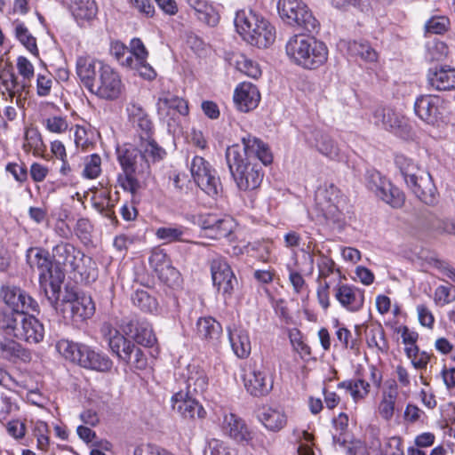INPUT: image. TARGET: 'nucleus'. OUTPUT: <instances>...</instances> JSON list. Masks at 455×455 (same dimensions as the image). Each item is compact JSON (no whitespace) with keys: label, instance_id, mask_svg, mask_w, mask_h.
<instances>
[{"label":"nucleus","instance_id":"nucleus-46","mask_svg":"<svg viewBox=\"0 0 455 455\" xmlns=\"http://www.w3.org/2000/svg\"><path fill=\"white\" fill-rule=\"evenodd\" d=\"M350 51L363 60L370 62L378 60V52L368 44L364 42H353L349 46Z\"/></svg>","mask_w":455,"mask_h":455},{"label":"nucleus","instance_id":"nucleus-36","mask_svg":"<svg viewBox=\"0 0 455 455\" xmlns=\"http://www.w3.org/2000/svg\"><path fill=\"white\" fill-rule=\"evenodd\" d=\"M340 190L333 183H325L315 192V201L322 210H329L339 203Z\"/></svg>","mask_w":455,"mask_h":455},{"label":"nucleus","instance_id":"nucleus-63","mask_svg":"<svg viewBox=\"0 0 455 455\" xmlns=\"http://www.w3.org/2000/svg\"><path fill=\"white\" fill-rule=\"evenodd\" d=\"M229 455L228 447L223 441L218 439H211L208 442L205 455Z\"/></svg>","mask_w":455,"mask_h":455},{"label":"nucleus","instance_id":"nucleus-38","mask_svg":"<svg viewBox=\"0 0 455 455\" xmlns=\"http://www.w3.org/2000/svg\"><path fill=\"white\" fill-rule=\"evenodd\" d=\"M339 388L349 391L355 403L363 400L370 392V384L363 379L345 380L338 384Z\"/></svg>","mask_w":455,"mask_h":455},{"label":"nucleus","instance_id":"nucleus-52","mask_svg":"<svg viewBox=\"0 0 455 455\" xmlns=\"http://www.w3.org/2000/svg\"><path fill=\"white\" fill-rule=\"evenodd\" d=\"M44 124L47 131L53 133H62L68 128L67 119L60 116H52L45 118Z\"/></svg>","mask_w":455,"mask_h":455},{"label":"nucleus","instance_id":"nucleus-28","mask_svg":"<svg viewBox=\"0 0 455 455\" xmlns=\"http://www.w3.org/2000/svg\"><path fill=\"white\" fill-rule=\"evenodd\" d=\"M399 396L398 387L395 380L386 383L381 394V400L379 402L378 411L382 419L389 421L395 411H399L396 405Z\"/></svg>","mask_w":455,"mask_h":455},{"label":"nucleus","instance_id":"nucleus-55","mask_svg":"<svg viewBox=\"0 0 455 455\" xmlns=\"http://www.w3.org/2000/svg\"><path fill=\"white\" fill-rule=\"evenodd\" d=\"M17 69L19 74L22 76V82L29 83L34 77V66L33 64L24 56H20L17 59Z\"/></svg>","mask_w":455,"mask_h":455},{"label":"nucleus","instance_id":"nucleus-57","mask_svg":"<svg viewBox=\"0 0 455 455\" xmlns=\"http://www.w3.org/2000/svg\"><path fill=\"white\" fill-rule=\"evenodd\" d=\"M449 25L450 20L447 17H433L426 23V29L433 34H442L447 30Z\"/></svg>","mask_w":455,"mask_h":455},{"label":"nucleus","instance_id":"nucleus-24","mask_svg":"<svg viewBox=\"0 0 455 455\" xmlns=\"http://www.w3.org/2000/svg\"><path fill=\"white\" fill-rule=\"evenodd\" d=\"M84 255L74 245L68 243H60L52 249V259L58 266L68 267L73 271H77L79 262Z\"/></svg>","mask_w":455,"mask_h":455},{"label":"nucleus","instance_id":"nucleus-34","mask_svg":"<svg viewBox=\"0 0 455 455\" xmlns=\"http://www.w3.org/2000/svg\"><path fill=\"white\" fill-rule=\"evenodd\" d=\"M0 357L9 361L15 359L27 361L29 360L30 354L14 339L4 338L0 339Z\"/></svg>","mask_w":455,"mask_h":455},{"label":"nucleus","instance_id":"nucleus-14","mask_svg":"<svg viewBox=\"0 0 455 455\" xmlns=\"http://www.w3.org/2000/svg\"><path fill=\"white\" fill-rule=\"evenodd\" d=\"M156 111L159 118L171 126V122H176L180 116H188L189 108L184 99L167 92L159 96Z\"/></svg>","mask_w":455,"mask_h":455},{"label":"nucleus","instance_id":"nucleus-6","mask_svg":"<svg viewBox=\"0 0 455 455\" xmlns=\"http://www.w3.org/2000/svg\"><path fill=\"white\" fill-rule=\"evenodd\" d=\"M116 156L123 173H120L117 181L122 188L135 194L140 188L138 175L149 172V160L145 159L138 148L131 144H124L116 148Z\"/></svg>","mask_w":455,"mask_h":455},{"label":"nucleus","instance_id":"nucleus-32","mask_svg":"<svg viewBox=\"0 0 455 455\" xmlns=\"http://www.w3.org/2000/svg\"><path fill=\"white\" fill-rule=\"evenodd\" d=\"M100 61L88 56H79L76 60V74L87 90L98 76V68Z\"/></svg>","mask_w":455,"mask_h":455},{"label":"nucleus","instance_id":"nucleus-45","mask_svg":"<svg viewBox=\"0 0 455 455\" xmlns=\"http://www.w3.org/2000/svg\"><path fill=\"white\" fill-rule=\"evenodd\" d=\"M84 168L82 176L84 179L94 180L101 173V158L98 154H92L84 158Z\"/></svg>","mask_w":455,"mask_h":455},{"label":"nucleus","instance_id":"nucleus-49","mask_svg":"<svg viewBox=\"0 0 455 455\" xmlns=\"http://www.w3.org/2000/svg\"><path fill=\"white\" fill-rule=\"evenodd\" d=\"M186 228L183 227H163L156 230V236L169 243L180 241Z\"/></svg>","mask_w":455,"mask_h":455},{"label":"nucleus","instance_id":"nucleus-11","mask_svg":"<svg viewBox=\"0 0 455 455\" xmlns=\"http://www.w3.org/2000/svg\"><path fill=\"white\" fill-rule=\"evenodd\" d=\"M366 185L376 196L393 208H401L403 205L405 201L404 194L379 172H368Z\"/></svg>","mask_w":455,"mask_h":455},{"label":"nucleus","instance_id":"nucleus-40","mask_svg":"<svg viewBox=\"0 0 455 455\" xmlns=\"http://www.w3.org/2000/svg\"><path fill=\"white\" fill-rule=\"evenodd\" d=\"M42 136L37 129L28 128L24 134L23 149L34 156H41L44 151Z\"/></svg>","mask_w":455,"mask_h":455},{"label":"nucleus","instance_id":"nucleus-23","mask_svg":"<svg viewBox=\"0 0 455 455\" xmlns=\"http://www.w3.org/2000/svg\"><path fill=\"white\" fill-rule=\"evenodd\" d=\"M193 396L183 390L175 393L172 397V409L185 419H204L206 411Z\"/></svg>","mask_w":455,"mask_h":455},{"label":"nucleus","instance_id":"nucleus-21","mask_svg":"<svg viewBox=\"0 0 455 455\" xmlns=\"http://www.w3.org/2000/svg\"><path fill=\"white\" fill-rule=\"evenodd\" d=\"M185 384V394L191 395H204L209 386V378L205 371L199 365L188 364L181 373Z\"/></svg>","mask_w":455,"mask_h":455},{"label":"nucleus","instance_id":"nucleus-53","mask_svg":"<svg viewBox=\"0 0 455 455\" xmlns=\"http://www.w3.org/2000/svg\"><path fill=\"white\" fill-rule=\"evenodd\" d=\"M130 356L131 358L129 360H125L124 363L135 370L146 369L148 365V359L144 351L140 347L135 346Z\"/></svg>","mask_w":455,"mask_h":455},{"label":"nucleus","instance_id":"nucleus-15","mask_svg":"<svg viewBox=\"0 0 455 455\" xmlns=\"http://www.w3.org/2000/svg\"><path fill=\"white\" fill-rule=\"evenodd\" d=\"M243 382L247 392L256 397L268 395L274 384L269 371L263 365L256 364L244 374Z\"/></svg>","mask_w":455,"mask_h":455},{"label":"nucleus","instance_id":"nucleus-8","mask_svg":"<svg viewBox=\"0 0 455 455\" xmlns=\"http://www.w3.org/2000/svg\"><path fill=\"white\" fill-rule=\"evenodd\" d=\"M277 10L284 23L311 34L318 32L320 23L301 0H279Z\"/></svg>","mask_w":455,"mask_h":455},{"label":"nucleus","instance_id":"nucleus-37","mask_svg":"<svg viewBox=\"0 0 455 455\" xmlns=\"http://www.w3.org/2000/svg\"><path fill=\"white\" fill-rule=\"evenodd\" d=\"M24 324V333H22L24 340L30 344H37L41 342L44 336V325L34 316L27 314Z\"/></svg>","mask_w":455,"mask_h":455},{"label":"nucleus","instance_id":"nucleus-48","mask_svg":"<svg viewBox=\"0 0 455 455\" xmlns=\"http://www.w3.org/2000/svg\"><path fill=\"white\" fill-rule=\"evenodd\" d=\"M148 261L150 267L156 273L162 271L164 267H166V266L171 263L166 252L159 247L152 250Z\"/></svg>","mask_w":455,"mask_h":455},{"label":"nucleus","instance_id":"nucleus-62","mask_svg":"<svg viewBox=\"0 0 455 455\" xmlns=\"http://www.w3.org/2000/svg\"><path fill=\"white\" fill-rule=\"evenodd\" d=\"M159 279L167 283L168 285H172L178 282L180 279L179 271L172 266V263H169L166 267H164L162 271L156 273Z\"/></svg>","mask_w":455,"mask_h":455},{"label":"nucleus","instance_id":"nucleus-29","mask_svg":"<svg viewBox=\"0 0 455 455\" xmlns=\"http://www.w3.org/2000/svg\"><path fill=\"white\" fill-rule=\"evenodd\" d=\"M307 140L323 156L331 160L339 157V148L337 143L326 132L315 130L311 132V137Z\"/></svg>","mask_w":455,"mask_h":455},{"label":"nucleus","instance_id":"nucleus-44","mask_svg":"<svg viewBox=\"0 0 455 455\" xmlns=\"http://www.w3.org/2000/svg\"><path fill=\"white\" fill-rule=\"evenodd\" d=\"M235 65L237 70L250 77L258 78L261 75L258 63L243 54L235 55Z\"/></svg>","mask_w":455,"mask_h":455},{"label":"nucleus","instance_id":"nucleus-33","mask_svg":"<svg viewBox=\"0 0 455 455\" xmlns=\"http://www.w3.org/2000/svg\"><path fill=\"white\" fill-rule=\"evenodd\" d=\"M228 339L234 353L239 358H246L251 354V341L247 331L241 327H228Z\"/></svg>","mask_w":455,"mask_h":455},{"label":"nucleus","instance_id":"nucleus-31","mask_svg":"<svg viewBox=\"0 0 455 455\" xmlns=\"http://www.w3.org/2000/svg\"><path fill=\"white\" fill-rule=\"evenodd\" d=\"M427 82L430 87L438 91L455 89V68L445 66L439 69H429Z\"/></svg>","mask_w":455,"mask_h":455},{"label":"nucleus","instance_id":"nucleus-51","mask_svg":"<svg viewBox=\"0 0 455 455\" xmlns=\"http://www.w3.org/2000/svg\"><path fill=\"white\" fill-rule=\"evenodd\" d=\"M431 228L441 235H455V218L436 219L432 221Z\"/></svg>","mask_w":455,"mask_h":455},{"label":"nucleus","instance_id":"nucleus-18","mask_svg":"<svg viewBox=\"0 0 455 455\" xmlns=\"http://www.w3.org/2000/svg\"><path fill=\"white\" fill-rule=\"evenodd\" d=\"M100 332L107 340L112 354L116 355L120 361L124 362L131 358V353L136 346L132 341L126 339L108 323H104L101 325Z\"/></svg>","mask_w":455,"mask_h":455},{"label":"nucleus","instance_id":"nucleus-39","mask_svg":"<svg viewBox=\"0 0 455 455\" xmlns=\"http://www.w3.org/2000/svg\"><path fill=\"white\" fill-rule=\"evenodd\" d=\"M14 35L17 40L33 55L38 56L36 38L29 32L26 25L19 20L13 22Z\"/></svg>","mask_w":455,"mask_h":455},{"label":"nucleus","instance_id":"nucleus-47","mask_svg":"<svg viewBox=\"0 0 455 455\" xmlns=\"http://www.w3.org/2000/svg\"><path fill=\"white\" fill-rule=\"evenodd\" d=\"M318 267V281L323 279L326 281V278L331 275L336 273L341 277V273L339 269L335 268V262L332 259L325 256L323 253H320V259L317 262Z\"/></svg>","mask_w":455,"mask_h":455},{"label":"nucleus","instance_id":"nucleus-27","mask_svg":"<svg viewBox=\"0 0 455 455\" xmlns=\"http://www.w3.org/2000/svg\"><path fill=\"white\" fill-rule=\"evenodd\" d=\"M257 419L267 430L275 433L285 427L288 421V417L283 409L271 406L260 408Z\"/></svg>","mask_w":455,"mask_h":455},{"label":"nucleus","instance_id":"nucleus-35","mask_svg":"<svg viewBox=\"0 0 455 455\" xmlns=\"http://www.w3.org/2000/svg\"><path fill=\"white\" fill-rule=\"evenodd\" d=\"M372 118L376 125L392 132L399 128L402 123L400 117L389 108H377L372 114Z\"/></svg>","mask_w":455,"mask_h":455},{"label":"nucleus","instance_id":"nucleus-1","mask_svg":"<svg viewBox=\"0 0 455 455\" xmlns=\"http://www.w3.org/2000/svg\"><path fill=\"white\" fill-rule=\"evenodd\" d=\"M243 148L232 145L226 151V161L230 173L240 191H253L262 183L264 172L258 161L264 165L272 163L268 148L260 140L251 135L242 139Z\"/></svg>","mask_w":455,"mask_h":455},{"label":"nucleus","instance_id":"nucleus-54","mask_svg":"<svg viewBox=\"0 0 455 455\" xmlns=\"http://www.w3.org/2000/svg\"><path fill=\"white\" fill-rule=\"evenodd\" d=\"M53 84L52 75L47 72L38 74L36 77V92L40 97L48 96Z\"/></svg>","mask_w":455,"mask_h":455},{"label":"nucleus","instance_id":"nucleus-7","mask_svg":"<svg viewBox=\"0 0 455 455\" xmlns=\"http://www.w3.org/2000/svg\"><path fill=\"white\" fill-rule=\"evenodd\" d=\"M56 348L67 360L85 369L106 372L113 366V362L107 355L83 343L60 339L57 342Z\"/></svg>","mask_w":455,"mask_h":455},{"label":"nucleus","instance_id":"nucleus-50","mask_svg":"<svg viewBox=\"0 0 455 455\" xmlns=\"http://www.w3.org/2000/svg\"><path fill=\"white\" fill-rule=\"evenodd\" d=\"M370 335L371 336L367 339V343L370 347H376L380 351H385L387 349V343L385 339V331L380 324L376 328H372L370 331Z\"/></svg>","mask_w":455,"mask_h":455},{"label":"nucleus","instance_id":"nucleus-41","mask_svg":"<svg viewBox=\"0 0 455 455\" xmlns=\"http://www.w3.org/2000/svg\"><path fill=\"white\" fill-rule=\"evenodd\" d=\"M132 303L141 311L154 314L158 310L157 299L144 290H137L132 296Z\"/></svg>","mask_w":455,"mask_h":455},{"label":"nucleus","instance_id":"nucleus-25","mask_svg":"<svg viewBox=\"0 0 455 455\" xmlns=\"http://www.w3.org/2000/svg\"><path fill=\"white\" fill-rule=\"evenodd\" d=\"M196 336L210 346H217L222 335V326L212 316L197 319L195 329Z\"/></svg>","mask_w":455,"mask_h":455},{"label":"nucleus","instance_id":"nucleus-22","mask_svg":"<svg viewBox=\"0 0 455 455\" xmlns=\"http://www.w3.org/2000/svg\"><path fill=\"white\" fill-rule=\"evenodd\" d=\"M334 296L347 311L357 312L363 307L364 292L355 286L339 283L334 287Z\"/></svg>","mask_w":455,"mask_h":455},{"label":"nucleus","instance_id":"nucleus-26","mask_svg":"<svg viewBox=\"0 0 455 455\" xmlns=\"http://www.w3.org/2000/svg\"><path fill=\"white\" fill-rule=\"evenodd\" d=\"M259 100L258 88L251 83H242L235 90L234 101L240 111L248 112L254 109Z\"/></svg>","mask_w":455,"mask_h":455},{"label":"nucleus","instance_id":"nucleus-60","mask_svg":"<svg viewBox=\"0 0 455 455\" xmlns=\"http://www.w3.org/2000/svg\"><path fill=\"white\" fill-rule=\"evenodd\" d=\"M133 124H136L139 130L140 131V140L148 139L153 136L154 125L148 115L143 116L141 119H139Z\"/></svg>","mask_w":455,"mask_h":455},{"label":"nucleus","instance_id":"nucleus-4","mask_svg":"<svg viewBox=\"0 0 455 455\" xmlns=\"http://www.w3.org/2000/svg\"><path fill=\"white\" fill-rule=\"evenodd\" d=\"M235 26L245 42L258 48H267L275 40V27L251 9L236 12Z\"/></svg>","mask_w":455,"mask_h":455},{"label":"nucleus","instance_id":"nucleus-64","mask_svg":"<svg viewBox=\"0 0 455 455\" xmlns=\"http://www.w3.org/2000/svg\"><path fill=\"white\" fill-rule=\"evenodd\" d=\"M133 455H175L170 451L156 446V445H147L144 446H137L133 451Z\"/></svg>","mask_w":455,"mask_h":455},{"label":"nucleus","instance_id":"nucleus-58","mask_svg":"<svg viewBox=\"0 0 455 455\" xmlns=\"http://www.w3.org/2000/svg\"><path fill=\"white\" fill-rule=\"evenodd\" d=\"M197 18L211 27H215L220 20L218 12L208 4L197 12Z\"/></svg>","mask_w":455,"mask_h":455},{"label":"nucleus","instance_id":"nucleus-42","mask_svg":"<svg viewBox=\"0 0 455 455\" xmlns=\"http://www.w3.org/2000/svg\"><path fill=\"white\" fill-rule=\"evenodd\" d=\"M141 156L150 162L159 161L164 158L165 151L160 148L155 140L151 137L148 139L141 140L138 146Z\"/></svg>","mask_w":455,"mask_h":455},{"label":"nucleus","instance_id":"nucleus-5","mask_svg":"<svg viewBox=\"0 0 455 455\" xmlns=\"http://www.w3.org/2000/svg\"><path fill=\"white\" fill-rule=\"evenodd\" d=\"M395 163L412 193L424 204H435L437 201L436 188L429 172L403 155H397Z\"/></svg>","mask_w":455,"mask_h":455},{"label":"nucleus","instance_id":"nucleus-9","mask_svg":"<svg viewBox=\"0 0 455 455\" xmlns=\"http://www.w3.org/2000/svg\"><path fill=\"white\" fill-rule=\"evenodd\" d=\"M124 90V85L118 72L108 65L99 63L98 76L88 91L100 99L115 100Z\"/></svg>","mask_w":455,"mask_h":455},{"label":"nucleus","instance_id":"nucleus-59","mask_svg":"<svg viewBox=\"0 0 455 455\" xmlns=\"http://www.w3.org/2000/svg\"><path fill=\"white\" fill-rule=\"evenodd\" d=\"M435 302L438 305H445L455 299V294L451 293V287L440 285L435 291Z\"/></svg>","mask_w":455,"mask_h":455},{"label":"nucleus","instance_id":"nucleus-17","mask_svg":"<svg viewBox=\"0 0 455 455\" xmlns=\"http://www.w3.org/2000/svg\"><path fill=\"white\" fill-rule=\"evenodd\" d=\"M223 433L237 443L251 445L254 433L245 421L235 413H225L221 424Z\"/></svg>","mask_w":455,"mask_h":455},{"label":"nucleus","instance_id":"nucleus-30","mask_svg":"<svg viewBox=\"0 0 455 455\" xmlns=\"http://www.w3.org/2000/svg\"><path fill=\"white\" fill-rule=\"evenodd\" d=\"M71 317L74 323H84L91 318L95 312V306L91 296L86 294L76 295L69 300Z\"/></svg>","mask_w":455,"mask_h":455},{"label":"nucleus","instance_id":"nucleus-56","mask_svg":"<svg viewBox=\"0 0 455 455\" xmlns=\"http://www.w3.org/2000/svg\"><path fill=\"white\" fill-rule=\"evenodd\" d=\"M20 312L12 310L0 309V329L10 336L11 331L13 329L14 323H17L16 317Z\"/></svg>","mask_w":455,"mask_h":455},{"label":"nucleus","instance_id":"nucleus-43","mask_svg":"<svg viewBox=\"0 0 455 455\" xmlns=\"http://www.w3.org/2000/svg\"><path fill=\"white\" fill-rule=\"evenodd\" d=\"M132 337L138 344L144 347H153L156 342V337L148 323H139Z\"/></svg>","mask_w":455,"mask_h":455},{"label":"nucleus","instance_id":"nucleus-10","mask_svg":"<svg viewBox=\"0 0 455 455\" xmlns=\"http://www.w3.org/2000/svg\"><path fill=\"white\" fill-rule=\"evenodd\" d=\"M208 264L213 286L225 299H230L237 285V279L226 258L216 254L208 260Z\"/></svg>","mask_w":455,"mask_h":455},{"label":"nucleus","instance_id":"nucleus-2","mask_svg":"<svg viewBox=\"0 0 455 455\" xmlns=\"http://www.w3.org/2000/svg\"><path fill=\"white\" fill-rule=\"evenodd\" d=\"M26 260L30 268L36 269L39 275L40 289L52 304L59 299L60 285L65 274L59 267H53L49 252L40 247H30L26 252Z\"/></svg>","mask_w":455,"mask_h":455},{"label":"nucleus","instance_id":"nucleus-16","mask_svg":"<svg viewBox=\"0 0 455 455\" xmlns=\"http://www.w3.org/2000/svg\"><path fill=\"white\" fill-rule=\"evenodd\" d=\"M0 297L12 310L17 312H38L39 305L28 293L14 285H3Z\"/></svg>","mask_w":455,"mask_h":455},{"label":"nucleus","instance_id":"nucleus-13","mask_svg":"<svg viewBox=\"0 0 455 455\" xmlns=\"http://www.w3.org/2000/svg\"><path fill=\"white\" fill-rule=\"evenodd\" d=\"M0 94L5 101L12 102L15 99L16 105L22 108L28 94V84L18 81L12 71L0 70Z\"/></svg>","mask_w":455,"mask_h":455},{"label":"nucleus","instance_id":"nucleus-20","mask_svg":"<svg viewBox=\"0 0 455 455\" xmlns=\"http://www.w3.org/2000/svg\"><path fill=\"white\" fill-rule=\"evenodd\" d=\"M443 108V99L434 95H421L414 104L415 114L428 124H435L442 117Z\"/></svg>","mask_w":455,"mask_h":455},{"label":"nucleus","instance_id":"nucleus-61","mask_svg":"<svg viewBox=\"0 0 455 455\" xmlns=\"http://www.w3.org/2000/svg\"><path fill=\"white\" fill-rule=\"evenodd\" d=\"M448 47L445 43L437 41L428 47V56L430 60H442L448 55Z\"/></svg>","mask_w":455,"mask_h":455},{"label":"nucleus","instance_id":"nucleus-12","mask_svg":"<svg viewBox=\"0 0 455 455\" xmlns=\"http://www.w3.org/2000/svg\"><path fill=\"white\" fill-rule=\"evenodd\" d=\"M195 182L211 197H216L222 191L220 178L211 164L201 156H195L190 167Z\"/></svg>","mask_w":455,"mask_h":455},{"label":"nucleus","instance_id":"nucleus-19","mask_svg":"<svg viewBox=\"0 0 455 455\" xmlns=\"http://www.w3.org/2000/svg\"><path fill=\"white\" fill-rule=\"evenodd\" d=\"M198 225L204 235L212 239L228 237L233 231L234 220L230 217L220 218L216 214H202L198 218Z\"/></svg>","mask_w":455,"mask_h":455},{"label":"nucleus","instance_id":"nucleus-3","mask_svg":"<svg viewBox=\"0 0 455 455\" xmlns=\"http://www.w3.org/2000/svg\"><path fill=\"white\" fill-rule=\"evenodd\" d=\"M285 52L291 62L306 69H317L328 60L327 46L314 36H291L286 43Z\"/></svg>","mask_w":455,"mask_h":455}]
</instances>
